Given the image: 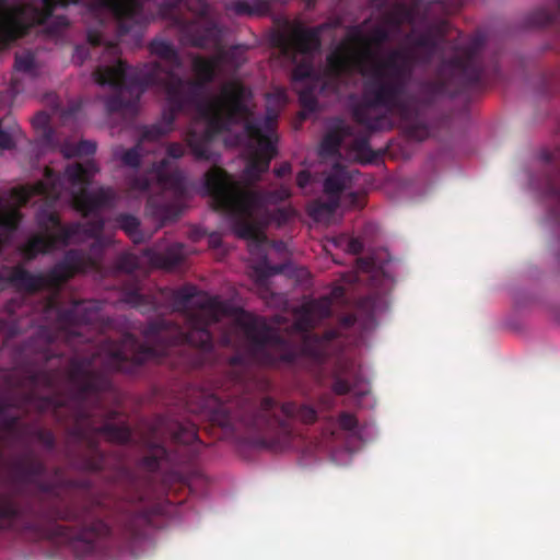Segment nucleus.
Returning a JSON list of instances; mask_svg holds the SVG:
<instances>
[{
    "instance_id": "35",
    "label": "nucleus",
    "mask_w": 560,
    "mask_h": 560,
    "mask_svg": "<svg viewBox=\"0 0 560 560\" xmlns=\"http://www.w3.org/2000/svg\"><path fill=\"white\" fill-rule=\"evenodd\" d=\"M96 151V143L89 140L79 141L71 150L67 153L68 156H83L93 155Z\"/></svg>"
},
{
    "instance_id": "30",
    "label": "nucleus",
    "mask_w": 560,
    "mask_h": 560,
    "mask_svg": "<svg viewBox=\"0 0 560 560\" xmlns=\"http://www.w3.org/2000/svg\"><path fill=\"white\" fill-rule=\"evenodd\" d=\"M315 322L316 319L313 314L306 308L305 305H303L301 313L294 323V327L296 330L304 332V338L307 335H312L310 330L315 326Z\"/></svg>"
},
{
    "instance_id": "16",
    "label": "nucleus",
    "mask_w": 560,
    "mask_h": 560,
    "mask_svg": "<svg viewBox=\"0 0 560 560\" xmlns=\"http://www.w3.org/2000/svg\"><path fill=\"white\" fill-rule=\"evenodd\" d=\"M46 180H39L34 185L20 186L11 189L10 197L18 207L26 206L33 197L44 196L46 198H58L60 185L52 177L50 168L45 170Z\"/></svg>"
},
{
    "instance_id": "2",
    "label": "nucleus",
    "mask_w": 560,
    "mask_h": 560,
    "mask_svg": "<svg viewBox=\"0 0 560 560\" xmlns=\"http://www.w3.org/2000/svg\"><path fill=\"white\" fill-rule=\"evenodd\" d=\"M487 36L476 32L458 47L454 57L444 62L435 80H423L417 93L407 91L416 67L412 52L395 49L373 65L366 75L361 98L352 106V118L369 132L390 130L388 114L396 115L413 138L423 139L428 128L421 120L424 108L439 97H454L460 93L486 86L501 73L495 56H486Z\"/></svg>"
},
{
    "instance_id": "24",
    "label": "nucleus",
    "mask_w": 560,
    "mask_h": 560,
    "mask_svg": "<svg viewBox=\"0 0 560 560\" xmlns=\"http://www.w3.org/2000/svg\"><path fill=\"white\" fill-rule=\"evenodd\" d=\"M351 150L362 163H372L376 159V153L370 145V133L357 136L351 142Z\"/></svg>"
},
{
    "instance_id": "21",
    "label": "nucleus",
    "mask_w": 560,
    "mask_h": 560,
    "mask_svg": "<svg viewBox=\"0 0 560 560\" xmlns=\"http://www.w3.org/2000/svg\"><path fill=\"white\" fill-rule=\"evenodd\" d=\"M349 182L350 175L348 170L340 164H335L331 172L324 180V192L328 198L336 199L339 202L340 195L343 192Z\"/></svg>"
},
{
    "instance_id": "36",
    "label": "nucleus",
    "mask_w": 560,
    "mask_h": 560,
    "mask_svg": "<svg viewBox=\"0 0 560 560\" xmlns=\"http://www.w3.org/2000/svg\"><path fill=\"white\" fill-rule=\"evenodd\" d=\"M299 101L301 106L308 112H314L317 108V98L310 89L300 92Z\"/></svg>"
},
{
    "instance_id": "32",
    "label": "nucleus",
    "mask_w": 560,
    "mask_h": 560,
    "mask_svg": "<svg viewBox=\"0 0 560 560\" xmlns=\"http://www.w3.org/2000/svg\"><path fill=\"white\" fill-rule=\"evenodd\" d=\"M33 126L36 129L43 130V138L45 142L50 143L54 137V131L49 127V115L45 112H39L33 118Z\"/></svg>"
},
{
    "instance_id": "6",
    "label": "nucleus",
    "mask_w": 560,
    "mask_h": 560,
    "mask_svg": "<svg viewBox=\"0 0 560 560\" xmlns=\"http://www.w3.org/2000/svg\"><path fill=\"white\" fill-rule=\"evenodd\" d=\"M357 322L353 314L342 315L338 327L328 328L322 335H307L302 339L301 350L275 332L266 320L244 311L235 318V327L242 334L247 354L254 362L268 366L295 365L301 355L317 364L324 363L331 354L332 342L342 336V329L351 328Z\"/></svg>"
},
{
    "instance_id": "23",
    "label": "nucleus",
    "mask_w": 560,
    "mask_h": 560,
    "mask_svg": "<svg viewBox=\"0 0 560 560\" xmlns=\"http://www.w3.org/2000/svg\"><path fill=\"white\" fill-rule=\"evenodd\" d=\"M413 46L416 48L422 49L423 52L421 55L416 54L415 51H411L416 56V65L418 62L421 63H429L436 50V43L434 38L428 34H420L413 39ZM407 52H410L409 50H406Z\"/></svg>"
},
{
    "instance_id": "42",
    "label": "nucleus",
    "mask_w": 560,
    "mask_h": 560,
    "mask_svg": "<svg viewBox=\"0 0 560 560\" xmlns=\"http://www.w3.org/2000/svg\"><path fill=\"white\" fill-rule=\"evenodd\" d=\"M312 68L299 66L293 71V79L295 81H302L312 77Z\"/></svg>"
},
{
    "instance_id": "29",
    "label": "nucleus",
    "mask_w": 560,
    "mask_h": 560,
    "mask_svg": "<svg viewBox=\"0 0 560 560\" xmlns=\"http://www.w3.org/2000/svg\"><path fill=\"white\" fill-rule=\"evenodd\" d=\"M26 434L35 438L49 452L54 451L56 447V438L51 430L44 428H30Z\"/></svg>"
},
{
    "instance_id": "41",
    "label": "nucleus",
    "mask_w": 560,
    "mask_h": 560,
    "mask_svg": "<svg viewBox=\"0 0 560 560\" xmlns=\"http://www.w3.org/2000/svg\"><path fill=\"white\" fill-rule=\"evenodd\" d=\"M131 187L139 191H148L151 188V179L147 176L136 177L131 183Z\"/></svg>"
},
{
    "instance_id": "10",
    "label": "nucleus",
    "mask_w": 560,
    "mask_h": 560,
    "mask_svg": "<svg viewBox=\"0 0 560 560\" xmlns=\"http://www.w3.org/2000/svg\"><path fill=\"white\" fill-rule=\"evenodd\" d=\"M97 172L98 168L92 161L69 164L65 170L66 179L73 188H78L72 192L73 206L84 217L112 208L116 201V194L110 187L89 190L88 186Z\"/></svg>"
},
{
    "instance_id": "34",
    "label": "nucleus",
    "mask_w": 560,
    "mask_h": 560,
    "mask_svg": "<svg viewBox=\"0 0 560 560\" xmlns=\"http://www.w3.org/2000/svg\"><path fill=\"white\" fill-rule=\"evenodd\" d=\"M327 65L335 74L339 75L347 70L348 61L343 54L334 51L328 55Z\"/></svg>"
},
{
    "instance_id": "40",
    "label": "nucleus",
    "mask_w": 560,
    "mask_h": 560,
    "mask_svg": "<svg viewBox=\"0 0 560 560\" xmlns=\"http://www.w3.org/2000/svg\"><path fill=\"white\" fill-rule=\"evenodd\" d=\"M14 147L12 132L5 131L0 128V149L10 150Z\"/></svg>"
},
{
    "instance_id": "37",
    "label": "nucleus",
    "mask_w": 560,
    "mask_h": 560,
    "mask_svg": "<svg viewBox=\"0 0 560 560\" xmlns=\"http://www.w3.org/2000/svg\"><path fill=\"white\" fill-rule=\"evenodd\" d=\"M338 424L340 429L353 432L357 430L359 422L354 415L343 411L338 417Z\"/></svg>"
},
{
    "instance_id": "19",
    "label": "nucleus",
    "mask_w": 560,
    "mask_h": 560,
    "mask_svg": "<svg viewBox=\"0 0 560 560\" xmlns=\"http://www.w3.org/2000/svg\"><path fill=\"white\" fill-rule=\"evenodd\" d=\"M143 254L153 267L172 270L184 261L185 246L182 243H173L162 250L145 248Z\"/></svg>"
},
{
    "instance_id": "14",
    "label": "nucleus",
    "mask_w": 560,
    "mask_h": 560,
    "mask_svg": "<svg viewBox=\"0 0 560 560\" xmlns=\"http://www.w3.org/2000/svg\"><path fill=\"white\" fill-rule=\"evenodd\" d=\"M540 160L544 163L541 174L534 183L544 196L556 205L557 208L551 210V215L560 220V152L542 151Z\"/></svg>"
},
{
    "instance_id": "7",
    "label": "nucleus",
    "mask_w": 560,
    "mask_h": 560,
    "mask_svg": "<svg viewBox=\"0 0 560 560\" xmlns=\"http://www.w3.org/2000/svg\"><path fill=\"white\" fill-rule=\"evenodd\" d=\"M203 188L215 211L228 217L233 232L243 240L261 245L266 235L261 231L259 214L268 205H278L291 196L288 186L273 190H252L242 187L224 168L212 166L203 176Z\"/></svg>"
},
{
    "instance_id": "43",
    "label": "nucleus",
    "mask_w": 560,
    "mask_h": 560,
    "mask_svg": "<svg viewBox=\"0 0 560 560\" xmlns=\"http://www.w3.org/2000/svg\"><path fill=\"white\" fill-rule=\"evenodd\" d=\"M88 42L94 47L101 46L104 43V36L101 32L90 30L88 32Z\"/></svg>"
},
{
    "instance_id": "11",
    "label": "nucleus",
    "mask_w": 560,
    "mask_h": 560,
    "mask_svg": "<svg viewBox=\"0 0 560 560\" xmlns=\"http://www.w3.org/2000/svg\"><path fill=\"white\" fill-rule=\"evenodd\" d=\"M94 81L101 86H108L114 94L105 100V108L108 113H118L133 109L141 95L138 85L133 83V70L121 59L112 66H98L93 71Z\"/></svg>"
},
{
    "instance_id": "56",
    "label": "nucleus",
    "mask_w": 560,
    "mask_h": 560,
    "mask_svg": "<svg viewBox=\"0 0 560 560\" xmlns=\"http://www.w3.org/2000/svg\"><path fill=\"white\" fill-rule=\"evenodd\" d=\"M233 66L237 68L240 65L237 62H233Z\"/></svg>"
},
{
    "instance_id": "50",
    "label": "nucleus",
    "mask_w": 560,
    "mask_h": 560,
    "mask_svg": "<svg viewBox=\"0 0 560 560\" xmlns=\"http://www.w3.org/2000/svg\"><path fill=\"white\" fill-rule=\"evenodd\" d=\"M276 219L279 222H285L289 219V211L285 209H278L276 212Z\"/></svg>"
},
{
    "instance_id": "31",
    "label": "nucleus",
    "mask_w": 560,
    "mask_h": 560,
    "mask_svg": "<svg viewBox=\"0 0 560 560\" xmlns=\"http://www.w3.org/2000/svg\"><path fill=\"white\" fill-rule=\"evenodd\" d=\"M304 305L313 314L315 319H324L331 314V306L328 300H314Z\"/></svg>"
},
{
    "instance_id": "20",
    "label": "nucleus",
    "mask_w": 560,
    "mask_h": 560,
    "mask_svg": "<svg viewBox=\"0 0 560 560\" xmlns=\"http://www.w3.org/2000/svg\"><path fill=\"white\" fill-rule=\"evenodd\" d=\"M225 10L237 16H264L271 12L269 0H229Z\"/></svg>"
},
{
    "instance_id": "26",
    "label": "nucleus",
    "mask_w": 560,
    "mask_h": 560,
    "mask_svg": "<svg viewBox=\"0 0 560 560\" xmlns=\"http://www.w3.org/2000/svg\"><path fill=\"white\" fill-rule=\"evenodd\" d=\"M557 10L550 12L547 9H538L534 11L529 16V24L532 26H547L549 24L560 22V0H556Z\"/></svg>"
},
{
    "instance_id": "55",
    "label": "nucleus",
    "mask_w": 560,
    "mask_h": 560,
    "mask_svg": "<svg viewBox=\"0 0 560 560\" xmlns=\"http://www.w3.org/2000/svg\"><path fill=\"white\" fill-rule=\"evenodd\" d=\"M108 48H109V49H112V50H115V49H116V47H115V46H112V45H110V46H108Z\"/></svg>"
},
{
    "instance_id": "18",
    "label": "nucleus",
    "mask_w": 560,
    "mask_h": 560,
    "mask_svg": "<svg viewBox=\"0 0 560 560\" xmlns=\"http://www.w3.org/2000/svg\"><path fill=\"white\" fill-rule=\"evenodd\" d=\"M185 31L189 36L191 46L221 49L223 34L222 28L215 21L205 19L200 23L187 25Z\"/></svg>"
},
{
    "instance_id": "5",
    "label": "nucleus",
    "mask_w": 560,
    "mask_h": 560,
    "mask_svg": "<svg viewBox=\"0 0 560 560\" xmlns=\"http://www.w3.org/2000/svg\"><path fill=\"white\" fill-rule=\"evenodd\" d=\"M200 411L209 415L210 421L219 427L232 429L238 421L254 435L255 443L273 452H281L291 445L292 421L312 424L317 420V410L311 405L287 401L279 405L271 397H264L258 405H248L233 413L230 406L215 395L203 398Z\"/></svg>"
},
{
    "instance_id": "27",
    "label": "nucleus",
    "mask_w": 560,
    "mask_h": 560,
    "mask_svg": "<svg viewBox=\"0 0 560 560\" xmlns=\"http://www.w3.org/2000/svg\"><path fill=\"white\" fill-rule=\"evenodd\" d=\"M338 207V200L332 198H328L327 201L316 200L311 205L308 213L315 221H320L332 215Z\"/></svg>"
},
{
    "instance_id": "15",
    "label": "nucleus",
    "mask_w": 560,
    "mask_h": 560,
    "mask_svg": "<svg viewBox=\"0 0 560 560\" xmlns=\"http://www.w3.org/2000/svg\"><path fill=\"white\" fill-rule=\"evenodd\" d=\"M154 126H164V112L162 113V118L160 121L152 124L150 126L143 127L140 139L135 147H132L130 149H125L121 145L116 147L113 150L114 159L119 160L122 163V165H125V166H128L131 168L139 167L140 163H141V155L144 152V144L145 143H155V142L160 141L162 138H164L165 136H167L173 130V129H170L160 136L154 135V132L149 135V130Z\"/></svg>"
},
{
    "instance_id": "44",
    "label": "nucleus",
    "mask_w": 560,
    "mask_h": 560,
    "mask_svg": "<svg viewBox=\"0 0 560 560\" xmlns=\"http://www.w3.org/2000/svg\"><path fill=\"white\" fill-rule=\"evenodd\" d=\"M363 243L359 238H350L347 244V249L353 255H358L363 252Z\"/></svg>"
},
{
    "instance_id": "47",
    "label": "nucleus",
    "mask_w": 560,
    "mask_h": 560,
    "mask_svg": "<svg viewBox=\"0 0 560 560\" xmlns=\"http://www.w3.org/2000/svg\"><path fill=\"white\" fill-rule=\"evenodd\" d=\"M291 172H292V167L289 162H283L282 164H280L278 167H276L273 170L275 175L279 178L291 174Z\"/></svg>"
},
{
    "instance_id": "48",
    "label": "nucleus",
    "mask_w": 560,
    "mask_h": 560,
    "mask_svg": "<svg viewBox=\"0 0 560 560\" xmlns=\"http://www.w3.org/2000/svg\"><path fill=\"white\" fill-rule=\"evenodd\" d=\"M373 38L376 43H383L385 40H387L388 38V33L385 28L383 27H376L374 31H373Z\"/></svg>"
},
{
    "instance_id": "28",
    "label": "nucleus",
    "mask_w": 560,
    "mask_h": 560,
    "mask_svg": "<svg viewBox=\"0 0 560 560\" xmlns=\"http://www.w3.org/2000/svg\"><path fill=\"white\" fill-rule=\"evenodd\" d=\"M342 142V135L338 131H329L320 142V152L327 155H334L338 152Z\"/></svg>"
},
{
    "instance_id": "1",
    "label": "nucleus",
    "mask_w": 560,
    "mask_h": 560,
    "mask_svg": "<svg viewBox=\"0 0 560 560\" xmlns=\"http://www.w3.org/2000/svg\"><path fill=\"white\" fill-rule=\"evenodd\" d=\"M116 268L126 272L127 280L120 300L145 314L156 312L162 301L170 304L172 317H160L144 329L145 342L124 332L118 340L105 335L110 320L100 319L82 329L83 338L70 347L68 382L72 401L73 425L67 429L70 444L83 447L69 451L72 465L82 471H101L106 466V455L100 448V436L114 443H128L131 431L127 425L110 422L116 411L104 407V397L112 389L106 371L136 374L148 361L165 362L174 368H201L212 360L213 339L211 324L230 315L232 308L218 296H210L191 283L177 289L150 291L132 272L139 268V259L131 253L117 257ZM98 302V300H96ZM101 308H103V303Z\"/></svg>"
},
{
    "instance_id": "51",
    "label": "nucleus",
    "mask_w": 560,
    "mask_h": 560,
    "mask_svg": "<svg viewBox=\"0 0 560 560\" xmlns=\"http://www.w3.org/2000/svg\"><path fill=\"white\" fill-rule=\"evenodd\" d=\"M222 341L225 345H230L231 343V336L228 335V334H224L223 337H222Z\"/></svg>"
},
{
    "instance_id": "33",
    "label": "nucleus",
    "mask_w": 560,
    "mask_h": 560,
    "mask_svg": "<svg viewBox=\"0 0 560 560\" xmlns=\"http://www.w3.org/2000/svg\"><path fill=\"white\" fill-rule=\"evenodd\" d=\"M14 68L18 71L30 73L35 69V56L31 51L15 55Z\"/></svg>"
},
{
    "instance_id": "54",
    "label": "nucleus",
    "mask_w": 560,
    "mask_h": 560,
    "mask_svg": "<svg viewBox=\"0 0 560 560\" xmlns=\"http://www.w3.org/2000/svg\"><path fill=\"white\" fill-rule=\"evenodd\" d=\"M315 0H308V5H313Z\"/></svg>"
},
{
    "instance_id": "13",
    "label": "nucleus",
    "mask_w": 560,
    "mask_h": 560,
    "mask_svg": "<svg viewBox=\"0 0 560 560\" xmlns=\"http://www.w3.org/2000/svg\"><path fill=\"white\" fill-rule=\"evenodd\" d=\"M37 224L42 231L40 233L47 236H58L63 230L69 231V244L80 238L81 235L93 236L94 241L90 245L89 250H83L86 254H92L91 246L94 244V242L102 240L104 247L100 258L97 259V264L94 267L88 268L85 272L101 268L104 250L107 246V241L100 235L104 229V222L102 219L95 220L88 225H84L80 222L62 224L59 215L56 212L43 210L37 214ZM82 273H84V271Z\"/></svg>"
},
{
    "instance_id": "49",
    "label": "nucleus",
    "mask_w": 560,
    "mask_h": 560,
    "mask_svg": "<svg viewBox=\"0 0 560 560\" xmlns=\"http://www.w3.org/2000/svg\"><path fill=\"white\" fill-rule=\"evenodd\" d=\"M335 401L330 395H324L319 398V406L322 410H329L332 408Z\"/></svg>"
},
{
    "instance_id": "38",
    "label": "nucleus",
    "mask_w": 560,
    "mask_h": 560,
    "mask_svg": "<svg viewBox=\"0 0 560 560\" xmlns=\"http://www.w3.org/2000/svg\"><path fill=\"white\" fill-rule=\"evenodd\" d=\"M331 389L336 395H346L351 390V384L348 380L341 377L339 374H335Z\"/></svg>"
},
{
    "instance_id": "53",
    "label": "nucleus",
    "mask_w": 560,
    "mask_h": 560,
    "mask_svg": "<svg viewBox=\"0 0 560 560\" xmlns=\"http://www.w3.org/2000/svg\"><path fill=\"white\" fill-rule=\"evenodd\" d=\"M207 11H208V5H207V4H203V5H202V12H201V13H202V15H206Z\"/></svg>"
},
{
    "instance_id": "3",
    "label": "nucleus",
    "mask_w": 560,
    "mask_h": 560,
    "mask_svg": "<svg viewBox=\"0 0 560 560\" xmlns=\"http://www.w3.org/2000/svg\"><path fill=\"white\" fill-rule=\"evenodd\" d=\"M10 481L16 487L34 486L48 495L36 504L19 502L12 494L0 493V530L31 532L48 540L68 545L78 557L94 552L96 541L110 534L104 521L107 513L103 498L90 493L92 482L66 477L61 467L48 468L31 448L8 463Z\"/></svg>"
},
{
    "instance_id": "17",
    "label": "nucleus",
    "mask_w": 560,
    "mask_h": 560,
    "mask_svg": "<svg viewBox=\"0 0 560 560\" xmlns=\"http://www.w3.org/2000/svg\"><path fill=\"white\" fill-rule=\"evenodd\" d=\"M69 245V231L63 230L58 236H47L42 233L33 234L19 247L21 256L26 260L31 261L38 255L49 254L58 247H65Z\"/></svg>"
},
{
    "instance_id": "46",
    "label": "nucleus",
    "mask_w": 560,
    "mask_h": 560,
    "mask_svg": "<svg viewBox=\"0 0 560 560\" xmlns=\"http://www.w3.org/2000/svg\"><path fill=\"white\" fill-rule=\"evenodd\" d=\"M248 362V358L245 354L236 353L229 359V363L232 366H244Z\"/></svg>"
},
{
    "instance_id": "12",
    "label": "nucleus",
    "mask_w": 560,
    "mask_h": 560,
    "mask_svg": "<svg viewBox=\"0 0 560 560\" xmlns=\"http://www.w3.org/2000/svg\"><path fill=\"white\" fill-rule=\"evenodd\" d=\"M149 50L161 61L145 62L135 68L133 83L140 86L138 93L149 88H160L166 93V82L170 73H177L183 67L182 58L175 46L164 39H153L149 44Z\"/></svg>"
},
{
    "instance_id": "9",
    "label": "nucleus",
    "mask_w": 560,
    "mask_h": 560,
    "mask_svg": "<svg viewBox=\"0 0 560 560\" xmlns=\"http://www.w3.org/2000/svg\"><path fill=\"white\" fill-rule=\"evenodd\" d=\"M152 434L155 441L152 443L149 454L142 457L140 466L155 472L162 462H168L171 454L165 446L166 442L175 445H189L198 441L197 427L190 421H182L168 416H159L153 424Z\"/></svg>"
},
{
    "instance_id": "39",
    "label": "nucleus",
    "mask_w": 560,
    "mask_h": 560,
    "mask_svg": "<svg viewBox=\"0 0 560 560\" xmlns=\"http://www.w3.org/2000/svg\"><path fill=\"white\" fill-rule=\"evenodd\" d=\"M185 154V148L178 142H172L166 148L167 158L179 159Z\"/></svg>"
},
{
    "instance_id": "22",
    "label": "nucleus",
    "mask_w": 560,
    "mask_h": 560,
    "mask_svg": "<svg viewBox=\"0 0 560 560\" xmlns=\"http://www.w3.org/2000/svg\"><path fill=\"white\" fill-rule=\"evenodd\" d=\"M116 222L135 244L145 242L147 236L140 229V220L137 217L128 213H121L116 218Z\"/></svg>"
},
{
    "instance_id": "45",
    "label": "nucleus",
    "mask_w": 560,
    "mask_h": 560,
    "mask_svg": "<svg viewBox=\"0 0 560 560\" xmlns=\"http://www.w3.org/2000/svg\"><path fill=\"white\" fill-rule=\"evenodd\" d=\"M311 173L306 170L300 171L296 175V185L304 189L311 182Z\"/></svg>"
},
{
    "instance_id": "4",
    "label": "nucleus",
    "mask_w": 560,
    "mask_h": 560,
    "mask_svg": "<svg viewBox=\"0 0 560 560\" xmlns=\"http://www.w3.org/2000/svg\"><path fill=\"white\" fill-rule=\"evenodd\" d=\"M233 50L220 49L212 57L194 56L191 69L197 79H184L178 73H170L166 82V106L164 126H154L149 135L160 136L174 129L179 113L196 110L207 120L202 132L189 129L185 141L192 155L199 161H212L210 142L215 133L230 130L234 125L244 124V131L249 141V158L244 175L250 183H256L268 172L271 160L277 155V136L273 132L275 118L268 116L264 121L255 117L250 107L253 93L241 81L231 80L222 84L218 95L202 100L207 84L212 83L222 63L231 61Z\"/></svg>"
},
{
    "instance_id": "8",
    "label": "nucleus",
    "mask_w": 560,
    "mask_h": 560,
    "mask_svg": "<svg viewBox=\"0 0 560 560\" xmlns=\"http://www.w3.org/2000/svg\"><path fill=\"white\" fill-rule=\"evenodd\" d=\"M166 165L167 160L163 159L153 173L161 191L149 196L145 203V214L158 222V228L179 219L186 195V180L183 172L179 170L167 172Z\"/></svg>"
},
{
    "instance_id": "25",
    "label": "nucleus",
    "mask_w": 560,
    "mask_h": 560,
    "mask_svg": "<svg viewBox=\"0 0 560 560\" xmlns=\"http://www.w3.org/2000/svg\"><path fill=\"white\" fill-rule=\"evenodd\" d=\"M294 43L302 52H312L319 47V38L313 30H302L294 34Z\"/></svg>"
},
{
    "instance_id": "52",
    "label": "nucleus",
    "mask_w": 560,
    "mask_h": 560,
    "mask_svg": "<svg viewBox=\"0 0 560 560\" xmlns=\"http://www.w3.org/2000/svg\"><path fill=\"white\" fill-rule=\"evenodd\" d=\"M358 262L360 264V266H365L368 265V261H365L364 259L360 258L358 259Z\"/></svg>"
}]
</instances>
